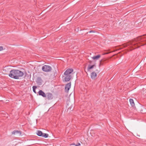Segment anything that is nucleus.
<instances>
[{"mask_svg": "<svg viewBox=\"0 0 146 146\" xmlns=\"http://www.w3.org/2000/svg\"><path fill=\"white\" fill-rule=\"evenodd\" d=\"M24 73L22 71L16 69L11 70L9 74L10 77L16 79H19L20 77H22Z\"/></svg>", "mask_w": 146, "mask_h": 146, "instance_id": "1", "label": "nucleus"}, {"mask_svg": "<svg viewBox=\"0 0 146 146\" xmlns=\"http://www.w3.org/2000/svg\"><path fill=\"white\" fill-rule=\"evenodd\" d=\"M73 71L72 68L67 69L64 72V75L65 76L64 80L65 82L70 81L72 78V76L70 74Z\"/></svg>", "mask_w": 146, "mask_h": 146, "instance_id": "2", "label": "nucleus"}, {"mask_svg": "<svg viewBox=\"0 0 146 146\" xmlns=\"http://www.w3.org/2000/svg\"><path fill=\"white\" fill-rule=\"evenodd\" d=\"M42 69L44 72H47L51 71L52 70V68L49 66L44 65L42 67Z\"/></svg>", "mask_w": 146, "mask_h": 146, "instance_id": "3", "label": "nucleus"}, {"mask_svg": "<svg viewBox=\"0 0 146 146\" xmlns=\"http://www.w3.org/2000/svg\"><path fill=\"white\" fill-rule=\"evenodd\" d=\"M71 82H70V83L66 84L65 88V92L67 93L68 92V91L71 87Z\"/></svg>", "mask_w": 146, "mask_h": 146, "instance_id": "4", "label": "nucleus"}, {"mask_svg": "<svg viewBox=\"0 0 146 146\" xmlns=\"http://www.w3.org/2000/svg\"><path fill=\"white\" fill-rule=\"evenodd\" d=\"M38 94L39 95L41 96L44 98L46 97V94L42 90H40L38 92Z\"/></svg>", "mask_w": 146, "mask_h": 146, "instance_id": "5", "label": "nucleus"}, {"mask_svg": "<svg viewBox=\"0 0 146 146\" xmlns=\"http://www.w3.org/2000/svg\"><path fill=\"white\" fill-rule=\"evenodd\" d=\"M42 80L40 77H38L37 78L36 82L39 85H41L42 84Z\"/></svg>", "mask_w": 146, "mask_h": 146, "instance_id": "6", "label": "nucleus"}, {"mask_svg": "<svg viewBox=\"0 0 146 146\" xmlns=\"http://www.w3.org/2000/svg\"><path fill=\"white\" fill-rule=\"evenodd\" d=\"M12 134L16 135L18 134L19 136L21 135V132L20 131H19L18 130H15L12 133Z\"/></svg>", "mask_w": 146, "mask_h": 146, "instance_id": "7", "label": "nucleus"}, {"mask_svg": "<svg viewBox=\"0 0 146 146\" xmlns=\"http://www.w3.org/2000/svg\"><path fill=\"white\" fill-rule=\"evenodd\" d=\"M46 97H47V98L48 100H52L53 98L52 94L50 93L47 94Z\"/></svg>", "mask_w": 146, "mask_h": 146, "instance_id": "8", "label": "nucleus"}, {"mask_svg": "<svg viewBox=\"0 0 146 146\" xmlns=\"http://www.w3.org/2000/svg\"><path fill=\"white\" fill-rule=\"evenodd\" d=\"M96 73L95 72H93L91 74V78L92 79H95L96 77Z\"/></svg>", "mask_w": 146, "mask_h": 146, "instance_id": "9", "label": "nucleus"}, {"mask_svg": "<svg viewBox=\"0 0 146 146\" xmlns=\"http://www.w3.org/2000/svg\"><path fill=\"white\" fill-rule=\"evenodd\" d=\"M107 61V60L105 59L101 60L100 61L99 66H100L101 65H102L104 63H106L105 61Z\"/></svg>", "mask_w": 146, "mask_h": 146, "instance_id": "10", "label": "nucleus"}, {"mask_svg": "<svg viewBox=\"0 0 146 146\" xmlns=\"http://www.w3.org/2000/svg\"><path fill=\"white\" fill-rule=\"evenodd\" d=\"M36 134L38 136L42 137V136L43 133L40 131L37 130L36 132Z\"/></svg>", "mask_w": 146, "mask_h": 146, "instance_id": "11", "label": "nucleus"}, {"mask_svg": "<svg viewBox=\"0 0 146 146\" xmlns=\"http://www.w3.org/2000/svg\"><path fill=\"white\" fill-rule=\"evenodd\" d=\"M100 57H101V55L100 54H98V55H97L95 56H93L92 58L94 60H97Z\"/></svg>", "mask_w": 146, "mask_h": 146, "instance_id": "12", "label": "nucleus"}, {"mask_svg": "<svg viewBox=\"0 0 146 146\" xmlns=\"http://www.w3.org/2000/svg\"><path fill=\"white\" fill-rule=\"evenodd\" d=\"M129 102L132 107H133L135 106L133 100L132 99H129Z\"/></svg>", "mask_w": 146, "mask_h": 146, "instance_id": "13", "label": "nucleus"}, {"mask_svg": "<svg viewBox=\"0 0 146 146\" xmlns=\"http://www.w3.org/2000/svg\"><path fill=\"white\" fill-rule=\"evenodd\" d=\"M74 108V105L73 104H72L71 105L70 107L68 108V109L67 111H72L73 110Z\"/></svg>", "mask_w": 146, "mask_h": 146, "instance_id": "14", "label": "nucleus"}, {"mask_svg": "<svg viewBox=\"0 0 146 146\" xmlns=\"http://www.w3.org/2000/svg\"><path fill=\"white\" fill-rule=\"evenodd\" d=\"M95 66V65H89L88 67V70H89L92 69L94 68Z\"/></svg>", "mask_w": 146, "mask_h": 146, "instance_id": "15", "label": "nucleus"}, {"mask_svg": "<svg viewBox=\"0 0 146 146\" xmlns=\"http://www.w3.org/2000/svg\"><path fill=\"white\" fill-rule=\"evenodd\" d=\"M48 134L47 133H43V134L42 135V137H44V138H47L48 137Z\"/></svg>", "mask_w": 146, "mask_h": 146, "instance_id": "16", "label": "nucleus"}, {"mask_svg": "<svg viewBox=\"0 0 146 146\" xmlns=\"http://www.w3.org/2000/svg\"><path fill=\"white\" fill-rule=\"evenodd\" d=\"M37 87L35 86H33V92L35 94L36 93V89L37 88Z\"/></svg>", "mask_w": 146, "mask_h": 146, "instance_id": "17", "label": "nucleus"}, {"mask_svg": "<svg viewBox=\"0 0 146 146\" xmlns=\"http://www.w3.org/2000/svg\"><path fill=\"white\" fill-rule=\"evenodd\" d=\"M142 22L143 23V25L146 26V19H143L142 21Z\"/></svg>", "mask_w": 146, "mask_h": 146, "instance_id": "18", "label": "nucleus"}, {"mask_svg": "<svg viewBox=\"0 0 146 146\" xmlns=\"http://www.w3.org/2000/svg\"><path fill=\"white\" fill-rule=\"evenodd\" d=\"M73 145H74L76 146H79L80 145V144L79 143H78L76 145L75 144V143L73 144Z\"/></svg>", "mask_w": 146, "mask_h": 146, "instance_id": "19", "label": "nucleus"}, {"mask_svg": "<svg viewBox=\"0 0 146 146\" xmlns=\"http://www.w3.org/2000/svg\"><path fill=\"white\" fill-rule=\"evenodd\" d=\"M95 32V31H94V30H91V31H89L88 32V33H92V32ZM88 33V32L86 34Z\"/></svg>", "mask_w": 146, "mask_h": 146, "instance_id": "20", "label": "nucleus"}, {"mask_svg": "<svg viewBox=\"0 0 146 146\" xmlns=\"http://www.w3.org/2000/svg\"><path fill=\"white\" fill-rule=\"evenodd\" d=\"M3 49V46H0V51H1Z\"/></svg>", "mask_w": 146, "mask_h": 146, "instance_id": "21", "label": "nucleus"}, {"mask_svg": "<svg viewBox=\"0 0 146 146\" xmlns=\"http://www.w3.org/2000/svg\"><path fill=\"white\" fill-rule=\"evenodd\" d=\"M89 62L90 63V64H91L92 63V61H91V60H90L89 61Z\"/></svg>", "mask_w": 146, "mask_h": 146, "instance_id": "22", "label": "nucleus"}, {"mask_svg": "<svg viewBox=\"0 0 146 146\" xmlns=\"http://www.w3.org/2000/svg\"><path fill=\"white\" fill-rule=\"evenodd\" d=\"M110 52H108V53H106L105 54H108L109 53H110Z\"/></svg>", "mask_w": 146, "mask_h": 146, "instance_id": "23", "label": "nucleus"}]
</instances>
